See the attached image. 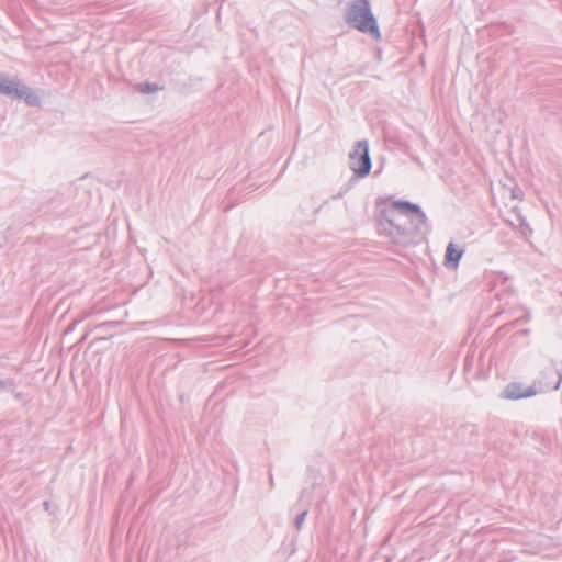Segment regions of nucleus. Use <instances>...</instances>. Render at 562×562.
I'll use <instances>...</instances> for the list:
<instances>
[{
    "label": "nucleus",
    "mask_w": 562,
    "mask_h": 562,
    "mask_svg": "<svg viewBox=\"0 0 562 562\" xmlns=\"http://www.w3.org/2000/svg\"><path fill=\"white\" fill-rule=\"evenodd\" d=\"M516 222H517V221L509 220V218H507V220H506V223H507L510 227H513V228H516V227H517Z\"/></svg>",
    "instance_id": "obj_16"
},
{
    "label": "nucleus",
    "mask_w": 562,
    "mask_h": 562,
    "mask_svg": "<svg viewBox=\"0 0 562 562\" xmlns=\"http://www.w3.org/2000/svg\"><path fill=\"white\" fill-rule=\"evenodd\" d=\"M464 254V250L458 248L453 243H449L445 254V265L448 268L456 269Z\"/></svg>",
    "instance_id": "obj_7"
},
{
    "label": "nucleus",
    "mask_w": 562,
    "mask_h": 562,
    "mask_svg": "<svg viewBox=\"0 0 562 562\" xmlns=\"http://www.w3.org/2000/svg\"><path fill=\"white\" fill-rule=\"evenodd\" d=\"M308 514V508H304L295 518L294 526L296 530H300L302 528V525Z\"/></svg>",
    "instance_id": "obj_10"
},
{
    "label": "nucleus",
    "mask_w": 562,
    "mask_h": 562,
    "mask_svg": "<svg viewBox=\"0 0 562 562\" xmlns=\"http://www.w3.org/2000/svg\"><path fill=\"white\" fill-rule=\"evenodd\" d=\"M409 225L416 227L417 235H427L430 231L427 216L422 207L406 200L390 199L378 203V233L380 236L387 235V231H393L394 227L402 223V215H408Z\"/></svg>",
    "instance_id": "obj_1"
},
{
    "label": "nucleus",
    "mask_w": 562,
    "mask_h": 562,
    "mask_svg": "<svg viewBox=\"0 0 562 562\" xmlns=\"http://www.w3.org/2000/svg\"><path fill=\"white\" fill-rule=\"evenodd\" d=\"M349 167L359 178H364L370 173L372 161L367 139L356 143L353 150L349 154Z\"/></svg>",
    "instance_id": "obj_5"
},
{
    "label": "nucleus",
    "mask_w": 562,
    "mask_h": 562,
    "mask_svg": "<svg viewBox=\"0 0 562 562\" xmlns=\"http://www.w3.org/2000/svg\"><path fill=\"white\" fill-rule=\"evenodd\" d=\"M43 506H44V508H45V509H48V507H49V502L45 501V502L43 503Z\"/></svg>",
    "instance_id": "obj_18"
},
{
    "label": "nucleus",
    "mask_w": 562,
    "mask_h": 562,
    "mask_svg": "<svg viewBox=\"0 0 562 562\" xmlns=\"http://www.w3.org/2000/svg\"><path fill=\"white\" fill-rule=\"evenodd\" d=\"M0 94L11 99L23 100L27 105L40 106V97L26 85L19 80L9 79L0 74Z\"/></svg>",
    "instance_id": "obj_4"
},
{
    "label": "nucleus",
    "mask_w": 562,
    "mask_h": 562,
    "mask_svg": "<svg viewBox=\"0 0 562 562\" xmlns=\"http://www.w3.org/2000/svg\"><path fill=\"white\" fill-rule=\"evenodd\" d=\"M513 213L516 216V221L518 223V228L522 236L527 237L532 234V228L530 227L529 223L527 222L526 217L521 214L518 207H513Z\"/></svg>",
    "instance_id": "obj_8"
},
{
    "label": "nucleus",
    "mask_w": 562,
    "mask_h": 562,
    "mask_svg": "<svg viewBox=\"0 0 562 562\" xmlns=\"http://www.w3.org/2000/svg\"><path fill=\"white\" fill-rule=\"evenodd\" d=\"M427 235H417L416 227H407L403 222L394 227L393 231H387V238L391 243L400 246H408L418 244L426 238Z\"/></svg>",
    "instance_id": "obj_6"
},
{
    "label": "nucleus",
    "mask_w": 562,
    "mask_h": 562,
    "mask_svg": "<svg viewBox=\"0 0 562 562\" xmlns=\"http://www.w3.org/2000/svg\"><path fill=\"white\" fill-rule=\"evenodd\" d=\"M473 360V356H467L465 357V361H464V370H469L470 366H471V362Z\"/></svg>",
    "instance_id": "obj_13"
},
{
    "label": "nucleus",
    "mask_w": 562,
    "mask_h": 562,
    "mask_svg": "<svg viewBox=\"0 0 562 562\" xmlns=\"http://www.w3.org/2000/svg\"><path fill=\"white\" fill-rule=\"evenodd\" d=\"M13 387H15V382L12 379H2L0 378V390L13 392Z\"/></svg>",
    "instance_id": "obj_9"
},
{
    "label": "nucleus",
    "mask_w": 562,
    "mask_h": 562,
    "mask_svg": "<svg viewBox=\"0 0 562 562\" xmlns=\"http://www.w3.org/2000/svg\"><path fill=\"white\" fill-rule=\"evenodd\" d=\"M347 192V189L340 190L337 194L333 195V199H340Z\"/></svg>",
    "instance_id": "obj_15"
},
{
    "label": "nucleus",
    "mask_w": 562,
    "mask_h": 562,
    "mask_svg": "<svg viewBox=\"0 0 562 562\" xmlns=\"http://www.w3.org/2000/svg\"><path fill=\"white\" fill-rule=\"evenodd\" d=\"M555 374L558 381L552 385L543 384L542 381H537L530 386H524L519 382L508 383L502 392V398L516 401L532 397L539 392L558 391L562 383V367L557 369Z\"/></svg>",
    "instance_id": "obj_3"
},
{
    "label": "nucleus",
    "mask_w": 562,
    "mask_h": 562,
    "mask_svg": "<svg viewBox=\"0 0 562 562\" xmlns=\"http://www.w3.org/2000/svg\"><path fill=\"white\" fill-rule=\"evenodd\" d=\"M521 333H522L524 335H527V334H529V329H524Z\"/></svg>",
    "instance_id": "obj_19"
},
{
    "label": "nucleus",
    "mask_w": 562,
    "mask_h": 562,
    "mask_svg": "<svg viewBox=\"0 0 562 562\" xmlns=\"http://www.w3.org/2000/svg\"><path fill=\"white\" fill-rule=\"evenodd\" d=\"M346 22L361 33L380 35L378 21L368 0H352L346 7Z\"/></svg>",
    "instance_id": "obj_2"
},
{
    "label": "nucleus",
    "mask_w": 562,
    "mask_h": 562,
    "mask_svg": "<svg viewBox=\"0 0 562 562\" xmlns=\"http://www.w3.org/2000/svg\"><path fill=\"white\" fill-rule=\"evenodd\" d=\"M140 92L143 93H151V92H155L158 90V87L157 85L155 83H149V82H146L144 85H139V89H138Z\"/></svg>",
    "instance_id": "obj_11"
},
{
    "label": "nucleus",
    "mask_w": 562,
    "mask_h": 562,
    "mask_svg": "<svg viewBox=\"0 0 562 562\" xmlns=\"http://www.w3.org/2000/svg\"><path fill=\"white\" fill-rule=\"evenodd\" d=\"M11 393L13 394V397L16 401H24L25 400V395L22 392L15 391V387H13V392H11Z\"/></svg>",
    "instance_id": "obj_12"
},
{
    "label": "nucleus",
    "mask_w": 562,
    "mask_h": 562,
    "mask_svg": "<svg viewBox=\"0 0 562 562\" xmlns=\"http://www.w3.org/2000/svg\"><path fill=\"white\" fill-rule=\"evenodd\" d=\"M529 321H530V315H529V314H526L524 317H521V318L519 319V322H525V323H527V322H529Z\"/></svg>",
    "instance_id": "obj_17"
},
{
    "label": "nucleus",
    "mask_w": 562,
    "mask_h": 562,
    "mask_svg": "<svg viewBox=\"0 0 562 562\" xmlns=\"http://www.w3.org/2000/svg\"><path fill=\"white\" fill-rule=\"evenodd\" d=\"M269 485H270V488L274 487V479H273V474L271 471L269 472Z\"/></svg>",
    "instance_id": "obj_14"
}]
</instances>
